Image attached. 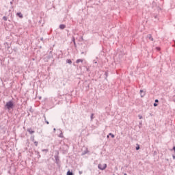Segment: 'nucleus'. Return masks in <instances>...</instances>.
Instances as JSON below:
<instances>
[{"mask_svg": "<svg viewBox=\"0 0 175 175\" xmlns=\"http://www.w3.org/2000/svg\"><path fill=\"white\" fill-rule=\"evenodd\" d=\"M98 169H100V170H105V169H106L107 167V164H98Z\"/></svg>", "mask_w": 175, "mask_h": 175, "instance_id": "obj_2", "label": "nucleus"}, {"mask_svg": "<svg viewBox=\"0 0 175 175\" xmlns=\"http://www.w3.org/2000/svg\"><path fill=\"white\" fill-rule=\"evenodd\" d=\"M53 131H54V132H55L56 129H53Z\"/></svg>", "mask_w": 175, "mask_h": 175, "instance_id": "obj_26", "label": "nucleus"}, {"mask_svg": "<svg viewBox=\"0 0 175 175\" xmlns=\"http://www.w3.org/2000/svg\"><path fill=\"white\" fill-rule=\"evenodd\" d=\"M153 106H154V107H157V106H158V104L154 103V104H153Z\"/></svg>", "mask_w": 175, "mask_h": 175, "instance_id": "obj_21", "label": "nucleus"}, {"mask_svg": "<svg viewBox=\"0 0 175 175\" xmlns=\"http://www.w3.org/2000/svg\"><path fill=\"white\" fill-rule=\"evenodd\" d=\"M156 49H157V50H158V51H159V50H161V48H159V47H157Z\"/></svg>", "mask_w": 175, "mask_h": 175, "instance_id": "obj_22", "label": "nucleus"}, {"mask_svg": "<svg viewBox=\"0 0 175 175\" xmlns=\"http://www.w3.org/2000/svg\"><path fill=\"white\" fill-rule=\"evenodd\" d=\"M109 136H111V137H112V139H114V137H115L113 133H110L109 134Z\"/></svg>", "mask_w": 175, "mask_h": 175, "instance_id": "obj_11", "label": "nucleus"}, {"mask_svg": "<svg viewBox=\"0 0 175 175\" xmlns=\"http://www.w3.org/2000/svg\"><path fill=\"white\" fill-rule=\"evenodd\" d=\"M173 158H174V159H175V157L174 156L173 157Z\"/></svg>", "mask_w": 175, "mask_h": 175, "instance_id": "obj_31", "label": "nucleus"}, {"mask_svg": "<svg viewBox=\"0 0 175 175\" xmlns=\"http://www.w3.org/2000/svg\"><path fill=\"white\" fill-rule=\"evenodd\" d=\"M42 151H46V152H47V151H49V150H47V149H43Z\"/></svg>", "mask_w": 175, "mask_h": 175, "instance_id": "obj_24", "label": "nucleus"}, {"mask_svg": "<svg viewBox=\"0 0 175 175\" xmlns=\"http://www.w3.org/2000/svg\"><path fill=\"white\" fill-rule=\"evenodd\" d=\"M105 76H106V77H107V76H109V73L107 72H105Z\"/></svg>", "mask_w": 175, "mask_h": 175, "instance_id": "obj_19", "label": "nucleus"}, {"mask_svg": "<svg viewBox=\"0 0 175 175\" xmlns=\"http://www.w3.org/2000/svg\"><path fill=\"white\" fill-rule=\"evenodd\" d=\"M80 62H81V64H83V59H77L76 64H80Z\"/></svg>", "mask_w": 175, "mask_h": 175, "instance_id": "obj_8", "label": "nucleus"}, {"mask_svg": "<svg viewBox=\"0 0 175 175\" xmlns=\"http://www.w3.org/2000/svg\"><path fill=\"white\" fill-rule=\"evenodd\" d=\"M59 137L63 138L64 134L62 133V131H60V134L59 135Z\"/></svg>", "mask_w": 175, "mask_h": 175, "instance_id": "obj_9", "label": "nucleus"}, {"mask_svg": "<svg viewBox=\"0 0 175 175\" xmlns=\"http://www.w3.org/2000/svg\"><path fill=\"white\" fill-rule=\"evenodd\" d=\"M10 5H13V1H10Z\"/></svg>", "mask_w": 175, "mask_h": 175, "instance_id": "obj_25", "label": "nucleus"}, {"mask_svg": "<svg viewBox=\"0 0 175 175\" xmlns=\"http://www.w3.org/2000/svg\"><path fill=\"white\" fill-rule=\"evenodd\" d=\"M138 117H139V120H142V118H143V116L142 115H139Z\"/></svg>", "mask_w": 175, "mask_h": 175, "instance_id": "obj_20", "label": "nucleus"}, {"mask_svg": "<svg viewBox=\"0 0 175 175\" xmlns=\"http://www.w3.org/2000/svg\"><path fill=\"white\" fill-rule=\"evenodd\" d=\"M67 175H73V172H72L70 171H68L67 172Z\"/></svg>", "mask_w": 175, "mask_h": 175, "instance_id": "obj_13", "label": "nucleus"}, {"mask_svg": "<svg viewBox=\"0 0 175 175\" xmlns=\"http://www.w3.org/2000/svg\"><path fill=\"white\" fill-rule=\"evenodd\" d=\"M66 62H67V64H72V60L68 59L66 60Z\"/></svg>", "mask_w": 175, "mask_h": 175, "instance_id": "obj_12", "label": "nucleus"}, {"mask_svg": "<svg viewBox=\"0 0 175 175\" xmlns=\"http://www.w3.org/2000/svg\"><path fill=\"white\" fill-rule=\"evenodd\" d=\"M158 102H159V100H158V99H156V100H155V103H158Z\"/></svg>", "mask_w": 175, "mask_h": 175, "instance_id": "obj_23", "label": "nucleus"}, {"mask_svg": "<svg viewBox=\"0 0 175 175\" xmlns=\"http://www.w3.org/2000/svg\"><path fill=\"white\" fill-rule=\"evenodd\" d=\"M147 38L149 39V40H151V42H154V38H152V36H151V34H148Z\"/></svg>", "mask_w": 175, "mask_h": 175, "instance_id": "obj_3", "label": "nucleus"}, {"mask_svg": "<svg viewBox=\"0 0 175 175\" xmlns=\"http://www.w3.org/2000/svg\"><path fill=\"white\" fill-rule=\"evenodd\" d=\"M135 150H137V151L138 150H140V146H139V144H137V146H136Z\"/></svg>", "mask_w": 175, "mask_h": 175, "instance_id": "obj_17", "label": "nucleus"}, {"mask_svg": "<svg viewBox=\"0 0 175 175\" xmlns=\"http://www.w3.org/2000/svg\"><path fill=\"white\" fill-rule=\"evenodd\" d=\"M16 16H18V17H19L20 18H23V17H24V16H23V14H21V12L16 13Z\"/></svg>", "mask_w": 175, "mask_h": 175, "instance_id": "obj_5", "label": "nucleus"}, {"mask_svg": "<svg viewBox=\"0 0 175 175\" xmlns=\"http://www.w3.org/2000/svg\"><path fill=\"white\" fill-rule=\"evenodd\" d=\"M41 40H43V38H41Z\"/></svg>", "mask_w": 175, "mask_h": 175, "instance_id": "obj_30", "label": "nucleus"}, {"mask_svg": "<svg viewBox=\"0 0 175 175\" xmlns=\"http://www.w3.org/2000/svg\"><path fill=\"white\" fill-rule=\"evenodd\" d=\"M72 42L75 44V46H76V38H75V37H72Z\"/></svg>", "mask_w": 175, "mask_h": 175, "instance_id": "obj_10", "label": "nucleus"}, {"mask_svg": "<svg viewBox=\"0 0 175 175\" xmlns=\"http://www.w3.org/2000/svg\"><path fill=\"white\" fill-rule=\"evenodd\" d=\"M59 28L60 29H65V28H66V26L65 25H60Z\"/></svg>", "mask_w": 175, "mask_h": 175, "instance_id": "obj_6", "label": "nucleus"}, {"mask_svg": "<svg viewBox=\"0 0 175 175\" xmlns=\"http://www.w3.org/2000/svg\"><path fill=\"white\" fill-rule=\"evenodd\" d=\"M140 94L142 98H143L146 95V93L143 90H140Z\"/></svg>", "mask_w": 175, "mask_h": 175, "instance_id": "obj_7", "label": "nucleus"}, {"mask_svg": "<svg viewBox=\"0 0 175 175\" xmlns=\"http://www.w3.org/2000/svg\"><path fill=\"white\" fill-rule=\"evenodd\" d=\"M81 173H82V172H81V171H79V174H81Z\"/></svg>", "mask_w": 175, "mask_h": 175, "instance_id": "obj_27", "label": "nucleus"}, {"mask_svg": "<svg viewBox=\"0 0 175 175\" xmlns=\"http://www.w3.org/2000/svg\"><path fill=\"white\" fill-rule=\"evenodd\" d=\"M3 20H4V21H8V16H3Z\"/></svg>", "mask_w": 175, "mask_h": 175, "instance_id": "obj_15", "label": "nucleus"}, {"mask_svg": "<svg viewBox=\"0 0 175 175\" xmlns=\"http://www.w3.org/2000/svg\"><path fill=\"white\" fill-rule=\"evenodd\" d=\"M34 144H35L36 147H38V142L35 141L34 142Z\"/></svg>", "mask_w": 175, "mask_h": 175, "instance_id": "obj_18", "label": "nucleus"}, {"mask_svg": "<svg viewBox=\"0 0 175 175\" xmlns=\"http://www.w3.org/2000/svg\"><path fill=\"white\" fill-rule=\"evenodd\" d=\"M90 120L91 121H92V120H94V113H92L90 116Z\"/></svg>", "mask_w": 175, "mask_h": 175, "instance_id": "obj_14", "label": "nucleus"}, {"mask_svg": "<svg viewBox=\"0 0 175 175\" xmlns=\"http://www.w3.org/2000/svg\"><path fill=\"white\" fill-rule=\"evenodd\" d=\"M124 175H127L126 173H124Z\"/></svg>", "mask_w": 175, "mask_h": 175, "instance_id": "obj_29", "label": "nucleus"}, {"mask_svg": "<svg viewBox=\"0 0 175 175\" xmlns=\"http://www.w3.org/2000/svg\"><path fill=\"white\" fill-rule=\"evenodd\" d=\"M44 120H45L46 124H47V125H49V121H47V120H46V116H44Z\"/></svg>", "mask_w": 175, "mask_h": 175, "instance_id": "obj_16", "label": "nucleus"}, {"mask_svg": "<svg viewBox=\"0 0 175 175\" xmlns=\"http://www.w3.org/2000/svg\"><path fill=\"white\" fill-rule=\"evenodd\" d=\"M27 132H29L30 135H32V133H35V131L32 130V129H27Z\"/></svg>", "mask_w": 175, "mask_h": 175, "instance_id": "obj_4", "label": "nucleus"}, {"mask_svg": "<svg viewBox=\"0 0 175 175\" xmlns=\"http://www.w3.org/2000/svg\"><path fill=\"white\" fill-rule=\"evenodd\" d=\"M107 139H109V135L107 136Z\"/></svg>", "mask_w": 175, "mask_h": 175, "instance_id": "obj_28", "label": "nucleus"}, {"mask_svg": "<svg viewBox=\"0 0 175 175\" xmlns=\"http://www.w3.org/2000/svg\"><path fill=\"white\" fill-rule=\"evenodd\" d=\"M14 106V104H13V101H12V100L7 102L6 105H5V107L8 110H10V109H13Z\"/></svg>", "mask_w": 175, "mask_h": 175, "instance_id": "obj_1", "label": "nucleus"}]
</instances>
